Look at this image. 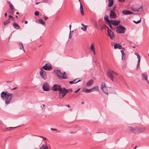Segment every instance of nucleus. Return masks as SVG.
<instances>
[{"label": "nucleus", "instance_id": "680f3d73", "mask_svg": "<svg viewBox=\"0 0 149 149\" xmlns=\"http://www.w3.org/2000/svg\"><path fill=\"white\" fill-rule=\"evenodd\" d=\"M122 50H125V48H122Z\"/></svg>", "mask_w": 149, "mask_h": 149}, {"label": "nucleus", "instance_id": "f3484780", "mask_svg": "<svg viewBox=\"0 0 149 149\" xmlns=\"http://www.w3.org/2000/svg\"><path fill=\"white\" fill-rule=\"evenodd\" d=\"M122 13L124 15H128V14H134V13L129 10H123L122 11Z\"/></svg>", "mask_w": 149, "mask_h": 149}, {"label": "nucleus", "instance_id": "473e14b6", "mask_svg": "<svg viewBox=\"0 0 149 149\" xmlns=\"http://www.w3.org/2000/svg\"><path fill=\"white\" fill-rule=\"evenodd\" d=\"M81 80H79L78 81H77L76 82H74V81H70L69 83L70 84H75V83H77L78 82H80V81Z\"/></svg>", "mask_w": 149, "mask_h": 149}, {"label": "nucleus", "instance_id": "3c124183", "mask_svg": "<svg viewBox=\"0 0 149 149\" xmlns=\"http://www.w3.org/2000/svg\"><path fill=\"white\" fill-rule=\"evenodd\" d=\"M11 20H14V19H15V18L14 17H13H13L11 18L10 19Z\"/></svg>", "mask_w": 149, "mask_h": 149}, {"label": "nucleus", "instance_id": "f704fd0d", "mask_svg": "<svg viewBox=\"0 0 149 149\" xmlns=\"http://www.w3.org/2000/svg\"><path fill=\"white\" fill-rule=\"evenodd\" d=\"M140 61H141L140 59H138V63H137V68H138L140 66Z\"/></svg>", "mask_w": 149, "mask_h": 149}, {"label": "nucleus", "instance_id": "bb28decb", "mask_svg": "<svg viewBox=\"0 0 149 149\" xmlns=\"http://www.w3.org/2000/svg\"><path fill=\"white\" fill-rule=\"evenodd\" d=\"M80 10L81 14L82 15H84V13L83 11V7L82 5L80 4Z\"/></svg>", "mask_w": 149, "mask_h": 149}, {"label": "nucleus", "instance_id": "ea45409f", "mask_svg": "<svg viewBox=\"0 0 149 149\" xmlns=\"http://www.w3.org/2000/svg\"><path fill=\"white\" fill-rule=\"evenodd\" d=\"M125 53H122V60H123V57H124V56L125 57H124V59L125 58Z\"/></svg>", "mask_w": 149, "mask_h": 149}, {"label": "nucleus", "instance_id": "bf43d9fd", "mask_svg": "<svg viewBox=\"0 0 149 149\" xmlns=\"http://www.w3.org/2000/svg\"><path fill=\"white\" fill-rule=\"evenodd\" d=\"M28 23V22L27 21H26L24 22V23L25 24H26Z\"/></svg>", "mask_w": 149, "mask_h": 149}, {"label": "nucleus", "instance_id": "39448f33", "mask_svg": "<svg viewBox=\"0 0 149 149\" xmlns=\"http://www.w3.org/2000/svg\"><path fill=\"white\" fill-rule=\"evenodd\" d=\"M126 30V29L121 25H119L117 27L116 29V32L119 33H124Z\"/></svg>", "mask_w": 149, "mask_h": 149}, {"label": "nucleus", "instance_id": "7ed1b4c3", "mask_svg": "<svg viewBox=\"0 0 149 149\" xmlns=\"http://www.w3.org/2000/svg\"><path fill=\"white\" fill-rule=\"evenodd\" d=\"M114 74L118 75V74L116 72L110 70H108L106 73L107 77L113 82L114 78Z\"/></svg>", "mask_w": 149, "mask_h": 149}, {"label": "nucleus", "instance_id": "603ef678", "mask_svg": "<svg viewBox=\"0 0 149 149\" xmlns=\"http://www.w3.org/2000/svg\"><path fill=\"white\" fill-rule=\"evenodd\" d=\"M51 130H53L54 131H56L57 130L56 129H54V128H51Z\"/></svg>", "mask_w": 149, "mask_h": 149}, {"label": "nucleus", "instance_id": "69168bd1", "mask_svg": "<svg viewBox=\"0 0 149 149\" xmlns=\"http://www.w3.org/2000/svg\"><path fill=\"white\" fill-rule=\"evenodd\" d=\"M137 147V146H136V147L134 148V149H136V148Z\"/></svg>", "mask_w": 149, "mask_h": 149}, {"label": "nucleus", "instance_id": "393cba45", "mask_svg": "<svg viewBox=\"0 0 149 149\" xmlns=\"http://www.w3.org/2000/svg\"><path fill=\"white\" fill-rule=\"evenodd\" d=\"M142 10H143V8H142V6H141L139 8H138V9H136V10L132 9V10L135 11H136L137 12H140L141 13H142L143 11Z\"/></svg>", "mask_w": 149, "mask_h": 149}, {"label": "nucleus", "instance_id": "774afa93", "mask_svg": "<svg viewBox=\"0 0 149 149\" xmlns=\"http://www.w3.org/2000/svg\"><path fill=\"white\" fill-rule=\"evenodd\" d=\"M15 17H16V18H18V17L17 16V15H16V16H15Z\"/></svg>", "mask_w": 149, "mask_h": 149}, {"label": "nucleus", "instance_id": "e433bc0d", "mask_svg": "<svg viewBox=\"0 0 149 149\" xmlns=\"http://www.w3.org/2000/svg\"><path fill=\"white\" fill-rule=\"evenodd\" d=\"M87 27V26H86L85 27H84V28L81 27V29L83 31H86V28Z\"/></svg>", "mask_w": 149, "mask_h": 149}, {"label": "nucleus", "instance_id": "5701e85b", "mask_svg": "<svg viewBox=\"0 0 149 149\" xmlns=\"http://www.w3.org/2000/svg\"><path fill=\"white\" fill-rule=\"evenodd\" d=\"M13 26L15 29H18L19 28V25L16 22H14L13 23Z\"/></svg>", "mask_w": 149, "mask_h": 149}, {"label": "nucleus", "instance_id": "0eeeda50", "mask_svg": "<svg viewBox=\"0 0 149 149\" xmlns=\"http://www.w3.org/2000/svg\"><path fill=\"white\" fill-rule=\"evenodd\" d=\"M42 68L46 70H52V68L50 63H47L43 66Z\"/></svg>", "mask_w": 149, "mask_h": 149}, {"label": "nucleus", "instance_id": "c756f323", "mask_svg": "<svg viewBox=\"0 0 149 149\" xmlns=\"http://www.w3.org/2000/svg\"><path fill=\"white\" fill-rule=\"evenodd\" d=\"M104 19L108 22V23L109 22H111V20H109L108 16L107 15L105 16L104 17Z\"/></svg>", "mask_w": 149, "mask_h": 149}, {"label": "nucleus", "instance_id": "864d4df0", "mask_svg": "<svg viewBox=\"0 0 149 149\" xmlns=\"http://www.w3.org/2000/svg\"><path fill=\"white\" fill-rule=\"evenodd\" d=\"M71 24L69 26V28H70V32H71Z\"/></svg>", "mask_w": 149, "mask_h": 149}, {"label": "nucleus", "instance_id": "49530a36", "mask_svg": "<svg viewBox=\"0 0 149 149\" xmlns=\"http://www.w3.org/2000/svg\"><path fill=\"white\" fill-rule=\"evenodd\" d=\"M119 1L121 2H123L125 1V0H118Z\"/></svg>", "mask_w": 149, "mask_h": 149}, {"label": "nucleus", "instance_id": "6ab92c4d", "mask_svg": "<svg viewBox=\"0 0 149 149\" xmlns=\"http://www.w3.org/2000/svg\"><path fill=\"white\" fill-rule=\"evenodd\" d=\"M18 127L19 126H17V127H6V128H5L4 130L3 129V131H10L12 129H15L16 127Z\"/></svg>", "mask_w": 149, "mask_h": 149}, {"label": "nucleus", "instance_id": "5fc2aeb1", "mask_svg": "<svg viewBox=\"0 0 149 149\" xmlns=\"http://www.w3.org/2000/svg\"><path fill=\"white\" fill-rule=\"evenodd\" d=\"M9 17L10 18H9L11 19L13 17V16L11 15H9Z\"/></svg>", "mask_w": 149, "mask_h": 149}, {"label": "nucleus", "instance_id": "f8f14e48", "mask_svg": "<svg viewBox=\"0 0 149 149\" xmlns=\"http://www.w3.org/2000/svg\"><path fill=\"white\" fill-rule=\"evenodd\" d=\"M109 17L111 18L115 19L117 17V15L113 10H111L109 15Z\"/></svg>", "mask_w": 149, "mask_h": 149}, {"label": "nucleus", "instance_id": "338daca9", "mask_svg": "<svg viewBox=\"0 0 149 149\" xmlns=\"http://www.w3.org/2000/svg\"><path fill=\"white\" fill-rule=\"evenodd\" d=\"M135 54L137 56V54H138L137 53H135Z\"/></svg>", "mask_w": 149, "mask_h": 149}, {"label": "nucleus", "instance_id": "9d476101", "mask_svg": "<svg viewBox=\"0 0 149 149\" xmlns=\"http://www.w3.org/2000/svg\"><path fill=\"white\" fill-rule=\"evenodd\" d=\"M42 89L44 91H48L50 89L49 85L47 83H44L42 86Z\"/></svg>", "mask_w": 149, "mask_h": 149}, {"label": "nucleus", "instance_id": "c03bdc74", "mask_svg": "<svg viewBox=\"0 0 149 149\" xmlns=\"http://www.w3.org/2000/svg\"><path fill=\"white\" fill-rule=\"evenodd\" d=\"M43 19L45 20H46L47 19H48V17H47L46 16H44V17H43Z\"/></svg>", "mask_w": 149, "mask_h": 149}, {"label": "nucleus", "instance_id": "c9c22d12", "mask_svg": "<svg viewBox=\"0 0 149 149\" xmlns=\"http://www.w3.org/2000/svg\"><path fill=\"white\" fill-rule=\"evenodd\" d=\"M141 18H140V20H139L137 21H136L135 20L133 21V22L136 24H138V23H140L141 22Z\"/></svg>", "mask_w": 149, "mask_h": 149}, {"label": "nucleus", "instance_id": "ddd939ff", "mask_svg": "<svg viewBox=\"0 0 149 149\" xmlns=\"http://www.w3.org/2000/svg\"><path fill=\"white\" fill-rule=\"evenodd\" d=\"M59 91V94L60 95V94H63L65 93L68 92V91L67 90L64 88H61L60 89Z\"/></svg>", "mask_w": 149, "mask_h": 149}, {"label": "nucleus", "instance_id": "79ce46f5", "mask_svg": "<svg viewBox=\"0 0 149 149\" xmlns=\"http://www.w3.org/2000/svg\"><path fill=\"white\" fill-rule=\"evenodd\" d=\"M116 6H114L113 8V9H112V10H113V11H115L116 10Z\"/></svg>", "mask_w": 149, "mask_h": 149}, {"label": "nucleus", "instance_id": "412c9836", "mask_svg": "<svg viewBox=\"0 0 149 149\" xmlns=\"http://www.w3.org/2000/svg\"><path fill=\"white\" fill-rule=\"evenodd\" d=\"M109 3L108 4V7H111L113 3V0H108Z\"/></svg>", "mask_w": 149, "mask_h": 149}, {"label": "nucleus", "instance_id": "6e6552de", "mask_svg": "<svg viewBox=\"0 0 149 149\" xmlns=\"http://www.w3.org/2000/svg\"><path fill=\"white\" fill-rule=\"evenodd\" d=\"M61 88L60 85L58 84H54L53 86L52 87V90L54 91H59Z\"/></svg>", "mask_w": 149, "mask_h": 149}, {"label": "nucleus", "instance_id": "cd10ccee", "mask_svg": "<svg viewBox=\"0 0 149 149\" xmlns=\"http://www.w3.org/2000/svg\"><path fill=\"white\" fill-rule=\"evenodd\" d=\"M39 149H48L47 146L42 145L39 148Z\"/></svg>", "mask_w": 149, "mask_h": 149}, {"label": "nucleus", "instance_id": "a878e982", "mask_svg": "<svg viewBox=\"0 0 149 149\" xmlns=\"http://www.w3.org/2000/svg\"><path fill=\"white\" fill-rule=\"evenodd\" d=\"M142 75L143 77L146 81L149 83V82L148 80V77L147 75L146 74H142Z\"/></svg>", "mask_w": 149, "mask_h": 149}, {"label": "nucleus", "instance_id": "e2e57ef3", "mask_svg": "<svg viewBox=\"0 0 149 149\" xmlns=\"http://www.w3.org/2000/svg\"><path fill=\"white\" fill-rule=\"evenodd\" d=\"M6 15H7V13H5V14L4 16L6 17Z\"/></svg>", "mask_w": 149, "mask_h": 149}, {"label": "nucleus", "instance_id": "58836bf2", "mask_svg": "<svg viewBox=\"0 0 149 149\" xmlns=\"http://www.w3.org/2000/svg\"><path fill=\"white\" fill-rule=\"evenodd\" d=\"M39 13L38 11H36L35 12V15H39Z\"/></svg>", "mask_w": 149, "mask_h": 149}, {"label": "nucleus", "instance_id": "423d86ee", "mask_svg": "<svg viewBox=\"0 0 149 149\" xmlns=\"http://www.w3.org/2000/svg\"><path fill=\"white\" fill-rule=\"evenodd\" d=\"M104 27L107 28L108 36L110 37L111 39L113 40L115 38V35L113 31L110 29L108 27L106 24H104Z\"/></svg>", "mask_w": 149, "mask_h": 149}, {"label": "nucleus", "instance_id": "de8ad7c7", "mask_svg": "<svg viewBox=\"0 0 149 149\" xmlns=\"http://www.w3.org/2000/svg\"><path fill=\"white\" fill-rule=\"evenodd\" d=\"M81 25L83 27H85V26H86V25H84L83 23H81Z\"/></svg>", "mask_w": 149, "mask_h": 149}, {"label": "nucleus", "instance_id": "4be33fe9", "mask_svg": "<svg viewBox=\"0 0 149 149\" xmlns=\"http://www.w3.org/2000/svg\"><path fill=\"white\" fill-rule=\"evenodd\" d=\"M18 45L19 47V48L20 49H22L23 51L24 52H25V50L22 43H18Z\"/></svg>", "mask_w": 149, "mask_h": 149}, {"label": "nucleus", "instance_id": "13d9d810", "mask_svg": "<svg viewBox=\"0 0 149 149\" xmlns=\"http://www.w3.org/2000/svg\"><path fill=\"white\" fill-rule=\"evenodd\" d=\"M17 88V87H15L14 88H12V90H15V89H16Z\"/></svg>", "mask_w": 149, "mask_h": 149}, {"label": "nucleus", "instance_id": "f03ea898", "mask_svg": "<svg viewBox=\"0 0 149 149\" xmlns=\"http://www.w3.org/2000/svg\"><path fill=\"white\" fill-rule=\"evenodd\" d=\"M128 129L131 132L136 134H139L145 130V129L144 128H133L131 127H129Z\"/></svg>", "mask_w": 149, "mask_h": 149}, {"label": "nucleus", "instance_id": "09e8293b", "mask_svg": "<svg viewBox=\"0 0 149 149\" xmlns=\"http://www.w3.org/2000/svg\"><path fill=\"white\" fill-rule=\"evenodd\" d=\"M45 105L44 104H42V106H41V107L42 109L45 107Z\"/></svg>", "mask_w": 149, "mask_h": 149}, {"label": "nucleus", "instance_id": "4d7b16f0", "mask_svg": "<svg viewBox=\"0 0 149 149\" xmlns=\"http://www.w3.org/2000/svg\"><path fill=\"white\" fill-rule=\"evenodd\" d=\"M40 3V2H36L35 4L36 5H37V4H38L39 3Z\"/></svg>", "mask_w": 149, "mask_h": 149}, {"label": "nucleus", "instance_id": "9b49d317", "mask_svg": "<svg viewBox=\"0 0 149 149\" xmlns=\"http://www.w3.org/2000/svg\"><path fill=\"white\" fill-rule=\"evenodd\" d=\"M40 74L41 77L44 79H46V75L45 74V71L42 69H41V70L40 72Z\"/></svg>", "mask_w": 149, "mask_h": 149}, {"label": "nucleus", "instance_id": "2f4dec72", "mask_svg": "<svg viewBox=\"0 0 149 149\" xmlns=\"http://www.w3.org/2000/svg\"><path fill=\"white\" fill-rule=\"evenodd\" d=\"M67 93H65L63 94H60V95H59V97L60 98H63L65 95Z\"/></svg>", "mask_w": 149, "mask_h": 149}, {"label": "nucleus", "instance_id": "f257e3e1", "mask_svg": "<svg viewBox=\"0 0 149 149\" xmlns=\"http://www.w3.org/2000/svg\"><path fill=\"white\" fill-rule=\"evenodd\" d=\"M13 96V93H8L7 91H3L1 94V98L5 100V103L6 105L9 104L11 103Z\"/></svg>", "mask_w": 149, "mask_h": 149}, {"label": "nucleus", "instance_id": "72a5a7b5", "mask_svg": "<svg viewBox=\"0 0 149 149\" xmlns=\"http://www.w3.org/2000/svg\"><path fill=\"white\" fill-rule=\"evenodd\" d=\"M106 87V85H105V83H104V82L102 83L101 84V88H103L104 87Z\"/></svg>", "mask_w": 149, "mask_h": 149}, {"label": "nucleus", "instance_id": "8fccbe9b", "mask_svg": "<svg viewBox=\"0 0 149 149\" xmlns=\"http://www.w3.org/2000/svg\"><path fill=\"white\" fill-rule=\"evenodd\" d=\"M79 90H80V88H79L78 90H76V91H74V92L75 93H76Z\"/></svg>", "mask_w": 149, "mask_h": 149}, {"label": "nucleus", "instance_id": "1a4fd4ad", "mask_svg": "<svg viewBox=\"0 0 149 149\" xmlns=\"http://www.w3.org/2000/svg\"><path fill=\"white\" fill-rule=\"evenodd\" d=\"M96 89V90H98V86H96L93 88L92 89L84 88L82 90V91L84 92L88 93L90 92L92 89Z\"/></svg>", "mask_w": 149, "mask_h": 149}, {"label": "nucleus", "instance_id": "aec40b11", "mask_svg": "<svg viewBox=\"0 0 149 149\" xmlns=\"http://www.w3.org/2000/svg\"><path fill=\"white\" fill-rule=\"evenodd\" d=\"M10 22V19L8 18L3 22L4 25L6 26L8 25Z\"/></svg>", "mask_w": 149, "mask_h": 149}, {"label": "nucleus", "instance_id": "6e6d98bb", "mask_svg": "<svg viewBox=\"0 0 149 149\" xmlns=\"http://www.w3.org/2000/svg\"><path fill=\"white\" fill-rule=\"evenodd\" d=\"M120 52H121V54H122V53L123 54L124 53V51L123 50H121L120 51Z\"/></svg>", "mask_w": 149, "mask_h": 149}, {"label": "nucleus", "instance_id": "a211bd4d", "mask_svg": "<svg viewBox=\"0 0 149 149\" xmlns=\"http://www.w3.org/2000/svg\"><path fill=\"white\" fill-rule=\"evenodd\" d=\"M114 46V48L115 49L118 48L119 49H121L122 48V46L120 44L115 43Z\"/></svg>", "mask_w": 149, "mask_h": 149}, {"label": "nucleus", "instance_id": "7c9ffc66", "mask_svg": "<svg viewBox=\"0 0 149 149\" xmlns=\"http://www.w3.org/2000/svg\"><path fill=\"white\" fill-rule=\"evenodd\" d=\"M91 49L93 52L95 51V49L94 46L93 44H92L91 45Z\"/></svg>", "mask_w": 149, "mask_h": 149}, {"label": "nucleus", "instance_id": "4468645a", "mask_svg": "<svg viewBox=\"0 0 149 149\" xmlns=\"http://www.w3.org/2000/svg\"><path fill=\"white\" fill-rule=\"evenodd\" d=\"M7 2L9 5V6L10 9H11V10L12 13L11 14H12L13 13L15 12V10L14 7V6H13V5H12V4L10 2H9V1H7Z\"/></svg>", "mask_w": 149, "mask_h": 149}, {"label": "nucleus", "instance_id": "a19ab883", "mask_svg": "<svg viewBox=\"0 0 149 149\" xmlns=\"http://www.w3.org/2000/svg\"><path fill=\"white\" fill-rule=\"evenodd\" d=\"M49 2L48 0H43L42 1V2L45 3H48Z\"/></svg>", "mask_w": 149, "mask_h": 149}, {"label": "nucleus", "instance_id": "4c0bfd02", "mask_svg": "<svg viewBox=\"0 0 149 149\" xmlns=\"http://www.w3.org/2000/svg\"><path fill=\"white\" fill-rule=\"evenodd\" d=\"M111 22H108V24L109 25V27L110 28L112 29V26L111 24Z\"/></svg>", "mask_w": 149, "mask_h": 149}, {"label": "nucleus", "instance_id": "c85d7f7f", "mask_svg": "<svg viewBox=\"0 0 149 149\" xmlns=\"http://www.w3.org/2000/svg\"><path fill=\"white\" fill-rule=\"evenodd\" d=\"M38 22L40 24H42L43 25H45V22L42 19H39Z\"/></svg>", "mask_w": 149, "mask_h": 149}, {"label": "nucleus", "instance_id": "052dcab7", "mask_svg": "<svg viewBox=\"0 0 149 149\" xmlns=\"http://www.w3.org/2000/svg\"><path fill=\"white\" fill-rule=\"evenodd\" d=\"M76 79H74L73 81H74V82H76Z\"/></svg>", "mask_w": 149, "mask_h": 149}, {"label": "nucleus", "instance_id": "0e129e2a", "mask_svg": "<svg viewBox=\"0 0 149 149\" xmlns=\"http://www.w3.org/2000/svg\"><path fill=\"white\" fill-rule=\"evenodd\" d=\"M16 14H17L18 15V14H19V13L18 12H17L16 13Z\"/></svg>", "mask_w": 149, "mask_h": 149}, {"label": "nucleus", "instance_id": "b1692460", "mask_svg": "<svg viewBox=\"0 0 149 149\" xmlns=\"http://www.w3.org/2000/svg\"><path fill=\"white\" fill-rule=\"evenodd\" d=\"M103 92L107 95H108V91L106 87L101 88Z\"/></svg>", "mask_w": 149, "mask_h": 149}, {"label": "nucleus", "instance_id": "a18cd8bd", "mask_svg": "<svg viewBox=\"0 0 149 149\" xmlns=\"http://www.w3.org/2000/svg\"><path fill=\"white\" fill-rule=\"evenodd\" d=\"M137 58L138 59H139L141 60L140 56L139 54H137Z\"/></svg>", "mask_w": 149, "mask_h": 149}, {"label": "nucleus", "instance_id": "dca6fc26", "mask_svg": "<svg viewBox=\"0 0 149 149\" xmlns=\"http://www.w3.org/2000/svg\"><path fill=\"white\" fill-rule=\"evenodd\" d=\"M111 22H112V24L113 26H116L119 24L120 21L116 20H111Z\"/></svg>", "mask_w": 149, "mask_h": 149}, {"label": "nucleus", "instance_id": "20e7f679", "mask_svg": "<svg viewBox=\"0 0 149 149\" xmlns=\"http://www.w3.org/2000/svg\"><path fill=\"white\" fill-rule=\"evenodd\" d=\"M55 72L57 76L60 79H67L68 78L66 75L65 72H64L62 73L60 70H56Z\"/></svg>", "mask_w": 149, "mask_h": 149}, {"label": "nucleus", "instance_id": "37998d69", "mask_svg": "<svg viewBox=\"0 0 149 149\" xmlns=\"http://www.w3.org/2000/svg\"><path fill=\"white\" fill-rule=\"evenodd\" d=\"M67 90L68 91H68H69L70 92H72V90L71 88L69 89H67Z\"/></svg>", "mask_w": 149, "mask_h": 149}, {"label": "nucleus", "instance_id": "2eb2a0df", "mask_svg": "<svg viewBox=\"0 0 149 149\" xmlns=\"http://www.w3.org/2000/svg\"><path fill=\"white\" fill-rule=\"evenodd\" d=\"M94 81L93 79H91L88 81L85 85L86 87H89L91 86L94 83Z\"/></svg>", "mask_w": 149, "mask_h": 149}]
</instances>
